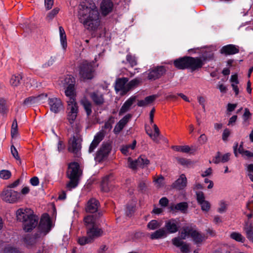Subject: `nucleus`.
<instances>
[{
    "instance_id": "36",
    "label": "nucleus",
    "mask_w": 253,
    "mask_h": 253,
    "mask_svg": "<svg viewBox=\"0 0 253 253\" xmlns=\"http://www.w3.org/2000/svg\"><path fill=\"white\" fill-rule=\"evenodd\" d=\"M84 222L86 226L87 229L89 227L93 226L94 225H97L96 219L93 215H88L84 217Z\"/></svg>"
},
{
    "instance_id": "17",
    "label": "nucleus",
    "mask_w": 253,
    "mask_h": 253,
    "mask_svg": "<svg viewBox=\"0 0 253 253\" xmlns=\"http://www.w3.org/2000/svg\"><path fill=\"white\" fill-rule=\"evenodd\" d=\"M183 240L180 237H175L172 239V243L176 247H179L180 251L182 253H188L190 251V248L188 244H186L182 241Z\"/></svg>"
},
{
    "instance_id": "14",
    "label": "nucleus",
    "mask_w": 253,
    "mask_h": 253,
    "mask_svg": "<svg viewBox=\"0 0 253 253\" xmlns=\"http://www.w3.org/2000/svg\"><path fill=\"white\" fill-rule=\"evenodd\" d=\"M81 149V143L78 136H73L69 140L68 150L70 152L77 153Z\"/></svg>"
},
{
    "instance_id": "26",
    "label": "nucleus",
    "mask_w": 253,
    "mask_h": 253,
    "mask_svg": "<svg viewBox=\"0 0 253 253\" xmlns=\"http://www.w3.org/2000/svg\"><path fill=\"white\" fill-rule=\"evenodd\" d=\"M220 52L226 55L234 54L239 52V49L233 44H228L222 47Z\"/></svg>"
},
{
    "instance_id": "9",
    "label": "nucleus",
    "mask_w": 253,
    "mask_h": 253,
    "mask_svg": "<svg viewBox=\"0 0 253 253\" xmlns=\"http://www.w3.org/2000/svg\"><path fill=\"white\" fill-rule=\"evenodd\" d=\"M127 83L128 80L126 78L117 80L115 86L116 92H119L122 95L126 93L129 90V87Z\"/></svg>"
},
{
    "instance_id": "48",
    "label": "nucleus",
    "mask_w": 253,
    "mask_h": 253,
    "mask_svg": "<svg viewBox=\"0 0 253 253\" xmlns=\"http://www.w3.org/2000/svg\"><path fill=\"white\" fill-rule=\"evenodd\" d=\"M17 121L16 120H14L13 122L11 130V134L12 138L16 137L17 136Z\"/></svg>"
},
{
    "instance_id": "37",
    "label": "nucleus",
    "mask_w": 253,
    "mask_h": 253,
    "mask_svg": "<svg viewBox=\"0 0 253 253\" xmlns=\"http://www.w3.org/2000/svg\"><path fill=\"white\" fill-rule=\"evenodd\" d=\"M70 179L69 182L67 184V188L71 190L73 188H76L79 183V178L76 177H68Z\"/></svg>"
},
{
    "instance_id": "32",
    "label": "nucleus",
    "mask_w": 253,
    "mask_h": 253,
    "mask_svg": "<svg viewBox=\"0 0 253 253\" xmlns=\"http://www.w3.org/2000/svg\"><path fill=\"white\" fill-rule=\"evenodd\" d=\"M157 97L158 95H157L147 96L144 100L139 101L137 103V105L140 107L147 106L153 102Z\"/></svg>"
},
{
    "instance_id": "59",
    "label": "nucleus",
    "mask_w": 253,
    "mask_h": 253,
    "mask_svg": "<svg viewBox=\"0 0 253 253\" xmlns=\"http://www.w3.org/2000/svg\"><path fill=\"white\" fill-rule=\"evenodd\" d=\"M126 60L129 63L131 66L136 65V60L135 58L131 55L128 54L126 56Z\"/></svg>"
},
{
    "instance_id": "2",
    "label": "nucleus",
    "mask_w": 253,
    "mask_h": 253,
    "mask_svg": "<svg viewBox=\"0 0 253 253\" xmlns=\"http://www.w3.org/2000/svg\"><path fill=\"white\" fill-rule=\"evenodd\" d=\"M16 217L18 220L23 223V229L26 232L31 231L37 225L38 217L30 209H18L16 211Z\"/></svg>"
},
{
    "instance_id": "40",
    "label": "nucleus",
    "mask_w": 253,
    "mask_h": 253,
    "mask_svg": "<svg viewBox=\"0 0 253 253\" xmlns=\"http://www.w3.org/2000/svg\"><path fill=\"white\" fill-rule=\"evenodd\" d=\"M60 8L56 7L49 11L46 15V19L47 21H51L59 13Z\"/></svg>"
},
{
    "instance_id": "38",
    "label": "nucleus",
    "mask_w": 253,
    "mask_h": 253,
    "mask_svg": "<svg viewBox=\"0 0 253 253\" xmlns=\"http://www.w3.org/2000/svg\"><path fill=\"white\" fill-rule=\"evenodd\" d=\"M21 79L22 77L20 75H12L9 81L10 84L13 87L17 86L19 84Z\"/></svg>"
},
{
    "instance_id": "54",
    "label": "nucleus",
    "mask_w": 253,
    "mask_h": 253,
    "mask_svg": "<svg viewBox=\"0 0 253 253\" xmlns=\"http://www.w3.org/2000/svg\"><path fill=\"white\" fill-rule=\"evenodd\" d=\"M244 230L248 239L253 236V231H252V226L251 225L250 226L246 225V226L245 227Z\"/></svg>"
},
{
    "instance_id": "10",
    "label": "nucleus",
    "mask_w": 253,
    "mask_h": 253,
    "mask_svg": "<svg viewBox=\"0 0 253 253\" xmlns=\"http://www.w3.org/2000/svg\"><path fill=\"white\" fill-rule=\"evenodd\" d=\"M197 200L199 205H200L201 210L204 212H208L211 209V203L205 200V197L202 192H198L196 193Z\"/></svg>"
},
{
    "instance_id": "53",
    "label": "nucleus",
    "mask_w": 253,
    "mask_h": 253,
    "mask_svg": "<svg viewBox=\"0 0 253 253\" xmlns=\"http://www.w3.org/2000/svg\"><path fill=\"white\" fill-rule=\"evenodd\" d=\"M4 253H20L18 250L13 247L8 246L5 248Z\"/></svg>"
},
{
    "instance_id": "16",
    "label": "nucleus",
    "mask_w": 253,
    "mask_h": 253,
    "mask_svg": "<svg viewBox=\"0 0 253 253\" xmlns=\"http://www.w3.org/2000/svg\"><path fill=\"white\" fill-rule=\"evenodd\" d=\"M203 65V60L200 58L188 57V69L192 71L200 68Z\"/></svg>"
},
{
    "instance_id": "8",
    "label": "nucleus",
    "mask_w": 253,
    "mask_h": 253,
    "mask_svg": "<svg viewBox=\"0 0 253 253\" xmlns=\"http://www.w3.org/2000/svg\"><path fill=\"white\" fill-rule=\"evenodd\" d=\"M53 226L49 215L47 214H43L39 226L41 233L43 235H46L49 232Z\"/></svg>"
},
{
    "instance_id": "27",
    "label": "nucleus",
    "mask_w": 253,
    "mask_h": 253,
    "mask_svg": "<svg viewBox=\"0 0 253 253\" xmlns=\"http://www.w3.org/2000/svg\"><path fill=\"white\" fill-rule=\"evenodd\" d=\"M167 231L164 228L158 229L150 235V238L152 240L164 238L167 236Z\"/></svg>"
},
{
    "instance_id": "18",
    "label": "nucleus",
    "mask_w": 253,
    "mask_h": 253,
    "mask_svg": "<svg viewBox=\"0 0 253 253\" xmlns=\"http://www.w3.org/2000/svg\"><path fill=\"white\" fill-rule=\"evenodd\" d=\"M165 229L168 233L172 234L176 233L179 228L178 223L175 220L171 219L166 221L165 223Z\"/></svg>"
},
{
    "instance_id": "30",
    "label": "nucleus",
    "mask_w": 253,
    "mask_h": 253,
    "mask_svg": "<svg viewBox=\"0 0 253 253\" xmlns=\"http://www.w3.org/2000/svg\"><path fill=\"white\" fill-rule=\"evenodd\" d=\"M60 42L61 45L64 50H65L67 46V37L64 29L62 26L59 27Z\"/></svg>"
},
{
    "instance_id": "28",
    "label": "nucleus",
    "mask_w": 253,
    "mask_h": 253,
    "mask_svg": "<svg viewBox=\"0 0 253 253\" xmlns=\"http://www.w3.org/2000/svg\"><path fill=\"white\" fill-rule=\"evenodd\" d=\"M99 203L95 199H90L87 203L86 207V211L89 212H95L97 211Z\"/></svg>"
},
{
    "instance_id": "57",
    "label": "nucleus",
    "mask_w": 253,
    "mask_h": 253,
    "mask_svg": "<svg viewBox=\"0 0 253 253\" xmlns=\"http://www.w3.org/2000/svg\"><path fill=\"white\" fill-rule=\"evenodd\" d=\"M155 185L158 188H160L164 186V179L163 177H159L154 180Z\"/></svg>"
},
{
    "instance_id": "15",
    "label": "nucleus",
    "mask_w": 253,
    "mask_h": 253,
    "mask_svg": "<svg viewBox=\"0 0 253 253\" xmlns=\"http://www.w3.org/2000/svg\"><path fill=\"white\" fill-rule=\"evenodd\" d=\"M86 233L93 242L95 239L102 235L103 231L97 225H94L87 229Z\"/></svg>"
},
{
    "instance_id": "1",
    "label": "nucleus",
    "mask_w": 253,
    "mask_h": 253,
    "mask_svg": "<svg viewBox=\"0 0 253 253\" xmlns=\"http://www.w3.org/2000/svg\"><path fill=\"white\" fill-rule=\"evenodd\" d=\"M78 17L84 27L90 31H95L100 24L99 13L93 2H83L79 6Z\"/></svg>"
},
{
    "instance_id": "64",
    "label": "nucleus",
    "mask_w": 253,
    "mask_h": 253,
    "mask_svg": "<svg viewBox=\"0 0 253 253\" xmlns=\"http://www.w3.org/2000/svg\"><path fill=\"white\" fill-rule=\"evenodd\" d=\"M251 116V114L249 110L248 109H245L244 114L243 116V119L245 122H247L248 120L250 118Z\"/></svg>"
},
{
    "instance_id": "43",
    "label": "nucleus",
    "mask_w": 253,
    "mask_h": 253,
    "mask_svg": "<svg viewBox=\"0 0 253 253\" xmlns=\"http://www.w3.org/2000/svg\"><path fill=\"white\" fill-rule=\"evenodd\" d=\"M153 127L154 129V133H152L147 131V133L150 136V137L154 140L156 141L157 138L160 134L159 129L155 124H153Z\"/></svg>"
},
{
    "instance_id": "13",
    "label": "nucleus",
    "mask_w": 253,
    "mask_h": 253,
    "mask_svg": "<svg viewBox=\"0 0 253 253\" xmlns=\"http://www.w3.org/2000/svg\"><path fill=\"white\" fill-rule=\"evenodd\" d=\"M67 174L68 177L79 178L81 171L78 163L76 162L70 163L68 166Z\"/></svg>"
},
{
    "instance_id": "46",
    "label": "nucleus",
    "mask_w": 253,
    "mask_h": 253,
    "mask_svg": "<svg viewBox=\"0 0 253 253\" xmlns=\"http://www.w3.org/2000/svg\"><path fill=\"white\" fill-rule=\"evenodd\" d=\"M67 119L69 124L72 125L75 122L78 113L67 112Z\"/></svg>"
},
{
    "instance_id": "11",
    "label": "nucleus",
    "mask_w": 253,
    "mask_h": 253,
    "mask_svg": "<svg viewBox=\"0 0 253 253\" xmlns=\"http://www.w3.org/2000/svg\"><path fill=\"white\" fill-rule=\"evenodd\" d=\"M48 104L50 111L54 113H57L63 109V103L59 98L56 97L49 98Z\"/></svg>"
},
{
    "instance_id": "50",
    "label": "nucleus",
    "mask_w": 253,
    "mask_h": 253,
    "mask_svg": "<svg viewBox=\"0 0 253 253\" xmlns=\"http://www.w3.org/2000/svg\"><path fill=\"white\" fill-rule=\"evenodd\" d=\"M11 175V172L8 170H1L0 171V177L3 179H9Z\"/></svg>"
},
{
    "instance_id": "61",
    "label": "nucleus",
    "mask_w": 253,
    "mask_h": 253,
    "mask_svg": "<svg viewBox=\"0 0 253 253\" xmlns=\"http://www.w3.org/2000/svg\"><path fill=\"white\" fill-rule=\"evenodd\" d=\"M54 3V0H44V6L46 10L51 9Z\"/></svg>"
},
{
    "instance_id": "25",
    "label": "nucleus",
    "mask_w": 253,
    "mask_h": 253,
    "mask_svg": "<svg viewBox=\"0 0 253 253\" xmlns=\"http://www.w3.org/2000/svg\"><path fill=\"white\" fill-rule=\"evenodd\" d=\"M188 57L185 56L174 60L173 63L175 67L179 69H188Z\"/></svg>"
},
{
    "instance_id": "21",
    "label": "nucleus",
    "mask_w": 253,
    "mask_h": 253,
    "mask_svg": "<svg viewBox=\"0 0 253 253\" xmlns=\"http://www.w3.org/2000/svg\"><path fill=\"white\" fill-rule=\"evenodd\" d=\"M165 69L163 67H158L152 70L148 74L150 80H156L160 78L165 73Z\"/></svg>"
},
{
    "instance_id": "5",
    "label": "nucleus",
    "mask_w": 253,
    "mask_h": 253,
    "mask_svg": "<svg viewBox=\"0 0 253 253\" xmlns=\"http://www.w3.org/2000/svg\"><path fill=\"white\" fill-rule=\"evenodd\" d=\"M0 197L3 201L9 203H15L22 199L20 193L11 189L4 190L1 193Z\"/></svg>"
},
{
    "instance_id": "31",
    "label": "nucleus",
    "mask_w": 253,
    "mask_h": 253,
    "mask_svg": "<svg viewBox=\"0 0 253 253\" xmlns=\"http://www.w3.org/2000/svg\"><path fill=\"white\" fill-rule=\"evenodd\" d=\"M136 144V141L134 140L130 145H124L122 147L121 151L125 155H128L131 154L132 151L134 150Z\"/></svg>"
},
{
    "instance_id": "12",
    "label": "nucleus",
    "mask_w": 253,
    "mask_h": 253,
    "mask_svg": "<svg viewBox=\"0 0 253 253\" xmlns=\"http://www.w3.org/2000/svg\"><path fill=\"white\" fill-rule=\"evenodd\" d=\"M111 150L110 145L108 143H103L97 151L95 159L96 161L101 162L107 157Z\"/></svg>"
},
{
    "instance_id": "35",
    "label": "nucleus",
    "mask_w": 253,
    "mask_h": 253,
    "mask_svg": "<svg viewBox=\"0 0 253 253\" xmlns=\"http://www.w3.org/2000/svg\"><path fill=\"white\" fill-rule=\"evenodd\" d=\"M161 225V222L153 219L148 223L147 227L149 230H154L158 229Z\"/></svg>"
},
{
    "instance_id": "22",
    "label": "nucleus",
    "mask_w": 253,
    "mask_h": 253,
    "mask_svg": "<svg viewBox=\"0 0 253 253\" xmlns=\"http://www.w3.org/2000/svg\"><path fill=\"white\" fill-rule=\"evenodd\" d=\"M104 134L102 132H98L94 137L93 141L90 145L88 152L89 153H91L93 152L94 149L97 146L98 144L101 142V141L103 139L104 137Z\"/></svg>"
},
{
    "instance_id": "49",
    "label": "nucleus",
    "mask_w": 253,
    "mask_h": 253,
    "mask_svg": "<svg viewBox=\"0 0 253 253\" xmlns=\"http://www.w3.org/2000/svg\"><path fill=\"white\" fill-rule=\"evenodd\" d=\"M242 144H243V143H242L240 145L238 148V143L235 144V145L233 147V149H234V154L236 157L238 156V152L239 154H242L243 153V152H244L245 150H244Z\"/></svg>"
},
{
    "instance_id": "6",
    "label": "nucleus",
    "mask_w": 253,
    "mask_h": 253,
    "mask_svg": "<svg viewBox=\"0 0 253 253\" xmlns=\"http://www.w3.org/2000/svg\"><path fill=\"white\" fill-rule=\"evenodd\" d=\"M94 68L91 63L84 61L80 66V74L84 79H91L93 77Z\"/></svg>"
},
{
    "instance_id": "23",
    "label": "nucleus",
    "mask_w": 253,
    "mask_h": 253,
    "mask_svg": "<svg viewBox=\"0 0 253 253\" xmlns=\"http://www.w3.org/2000/svg\"><path fill=\"white\" fill-rule=\"evenodd\" d=\"M135 100L136 96H132L126 100L119 111V115H122L128 111L130 109V107L134 103Z\"/></svg>"
},
{
    "instance_id": "29",
    "label": "nucleus",
    "mask_w": 253,
    "mask_h": 253,
    "mask_svg": "<svg viewBox=\"0 0 253 253\" xmlns=\"http://www.w3.org/2000/svg\"><path fill=\"white\" fill-rule=\"evenodd\" d=\"M67 112L78 113L79 107L76 100L74 101L70 99V100H67Z\"/></svg>"
},
{
    "instance_id": "7",
    "label": "nucleus",
    "mask_w": 253,
    "mask_h": 253,
    "mask_svg": "<svg viewBox=\"0 0 253 253\" xmlns=\"http://www.w3.org/2000/svg\"><path fill=\"white\" fill-rule=\"evenodd\" d=\"M149 161L144 156H141L135 160L131 158L127 159L128 167L132 169H136L139 168H143L148 165Z\"/></svg>"
},
{
    "instance_id": "4",
    "label": "nucleus",
    "mask_w": 253,
    "mask_h": 253,
    "mask_svg": "<svg viewBox=\"0 0 253 253\" xmlns=\"http://www.w3.org/2000/svg\"><path fill=\"white\" fill-rule=\"evenodd\" d=\"M63 85L67 86L65 90V93L67 97V100H70V99L74 101L76 100V92L75 90L74 84L75 79L70 76L66 77L61 81Z\"/></svg>"
},
{
    "instance_id": "52",
    "label": "nucleus",
    "mask_w": 253,
    "mask_h": 253,
    "mask_svg": "<svg viewBox=\"0 0 253 253\" xmlns=\"http://www.w3.org/2000/svg\"><path fill=\"white\" fill-rule=\"evenodd\" d=\"M114 118L110 117L109 120L105 123L104 125V128L110 130L112 127V125L114 123Z\"/></svg>"
},
{
    "instance_id": "19",
    "label": "nucleus",
    "mask_w": 253,
    "mask_h": 253,
    "mask_svg": "<svg viewBox=\"0 0 253 253\" xmlns=\"http://www.w3.org/2000/svg\"><path fill=\"white\" fill-rule=\"evenodd\" d=\"M131 115L127 114L115 126L113 131L115 134H118L125 127L126 125L129 121Z\"/></svg>"
},
{
    "instance_id": "20",
    "label": "nucleus",
    "mask_w": 253,
    "mask_h": 253,
    "mask_svg": "<svg viewBox=\"0 0 253 253\" xmlns=\"http://www.w3.org/2000/svg\"><path fill=\"white\" fill-rule=\"evenodd\" d=\"M113 3L110 0H103L100 4L101 13L106 15L111 12L113 9Z\"/></svg>"
},
{
    "instance_id": "44",
    "label": "nucleus",
    "mask_w": 253,
    "mask_h": 253,
    "mask_svg": "<svg viewBox=\"0 0 253 253\" xmlns=\"http://www.w3.org/2000/svg\"><path fill=\"white\" fill-rule=\"evenodd\" d=\"M36 96H31L26 98L24 102L25 105L31 106L33 105L38 104Z\"/></svg>"
},
{
    "instance_id": "3",
    "label": "nucleus",
    "mask_w": 253,
    "mask_h": 253,
    "mask_svg": "<svg viewBox=\"0 0 253 253\" xmlns=\"http://www.w3.org/2000/svg\"><path fill=\"white\" fill-rule=\"evenodd\" d=\"M181 237L182 239H186L187 238L191 237L196 244H200L205 240V236L204 234L189 227H184L182 228Z\"/></svg>"
},
{
    "instance_id": "45",
    "label": "nucleus",
    "mask_w": 253,
    "mask_h": 253,
    "mask_svg": "<svg viewBox=\"0 0 253 253\" xmlns=\"http://www.w3.org/2000/svg\"><path fill=\"white\" fill-rule=\"evenodd\" d=\"M214 50V49L213 48H212V49H207L205 52L204 53L203 56V58L204 59V60H211V59L213 58V55H214V53H213V51Z\"/></svg>"
},
{
    "instance_id": "62",
    "label": "nucleus",
    "mask_w": 253,
    "mask_h": 253,
    "mask_svg": "<svg viewBox=\"0 0 253 253\" xmlns=\"http://www.w3.org/2000/svg\"><path fill=\"white\" fill-rule=\"evenodd\" d=\"M11 152L12 156L15 159H16L17 160H20V157L18 155V151H17V149H16V148L15 147H14L13 146H12L11 147Z\"/></svg>"
},
{
    "instance_id": "42",
    "label": "nucleus",
    "mask_w": 253,
    "mask_h": 253,
    "mask_svg": "<svg viewBox=\"0 0 253 253\" xmlns=\"http://www.w3.org/2000/svg\"><path fill=\"white\" fill-rule=\"evenodd\" d=\"M230 237L231 239L235 240L237 242L244 243L245 241V238L241 234L234 232L231 233Z\"/></svg>"
},
{
    "instance_id": "60",
    "label": "nucleus",
    "mask_w": 253,
    "mask_h": 253,
    "mask_svg": "<svg viewBox=\"0 0 253 253\" xmlns=\"http://www.w3.org/2000/svg\"><path fill=\"white\" fill-rule=\"evenodd\" d=\"M55 57H51L45 63L42 65L43 67L47 68L53 64L55 62Z\"/></svg>"
},
{
    "instance_id": "56",
    "label": "nucleus",
    "mask_w": 253,
    "mask_h": 253,
    "mask_svg": "<svg viewBox=\"0 0 253 253\" xmlns=\"http://www.w3.org/2000/svg\"><path fill=\"white\" fill-rule=\"evenodd\" d=\"M108 178H109L108 175L104 177L103 178V179L102 180V182H101L102 190L105 192L109 190L108 188L107 187V184Z\"/></svg>"
},
{
    "instance_id": "63",
    "label": "nucleus",
    "mask_w": 253,
    "mask_h": 253,
    "mask_svg": "<svg viewBox=\"0 0 253 253\" xmlns=\"http://www.w3.org/2000/svg\"><path fill=\"white\" fill-rule=\"evenodd\" d=\"M198 101L202 107L204 111H205V99L204 97L199 96L197 97Z\"/></svg>"
},
{
    "instance_id": "51",
    "label": "nucleus",
    "mask_w": 253,
    "mask_h": 253,
    "mask_svg": "<svg viewBox=\"0 0 253 253\" xmlns=\"http://www.w3.org/2000/svg\"><path fill=\"white\" fill-rule=\"evenodd\" d=\"M6 110L7 105L6 100L2 98H0V113H5Z\"/></svg>"
},
{
    "instance_id": "47",
    "label": "nucleus",
    "mask_w": 253,
    "mask_h": 253,
    "mask_svg": "<svg viewBox=\"0 0 253 253\" xmlns=\"http://www.w3.org/2000/svg\"><path fill=\"white\" fill-rule=\"evenodd\" d=\"M78 243L81 245H84L87 244L91 243L92 241L90 237L87 235L86 237L83 236L78 238Z\"/></svg>"
},
{
    "instance_id": "33",
    "label": "nucleus",
    "mask_w": 253,
    "mask_h": 253,
    "mask_svg": "<svg viewBox=\"0 0 253 253\" xmlns=\"http://www.w3.org/2000/svg\"><path fill=\"white\" fill-rule=\"evenodd\" d=\"M91 98L96 104H102L104 102L103 95L98 91H96L91 94Z\"/></svg>"
},
{
    "instance_id": "41",
    "label": "nucleus",
    "mask_w": 253,
    "mask_h": 253,
    "mask_svg": "<svg viewBox=\"0 0 253 253\" xmlns=\"http://www.w3.org/2000/svg\"><path fill=\"white\" fill-rule=\"evenodd\" d=\"M187 207L188 206L187 203L185 202H182L171 206V208L172 210H175L185 212L187 210Z\"/></svg>"
},
{
    "instance_id": "24",
    "label": "nucleus",
    "mask_w": 253,
    "mask_h": 253,
    "mask_svg": "<svg viewBox=\"0 0 253 253\" xmlns=\"http://www.w3.org/2000/svg\"><path fill=\"white\" fill-rule=\"evenodd\" d=\"M173 187L179 190L184 189L187 185V178L184 174L180 175L179 177L173 183Z\"/></svg>"
},
{
    "instance_id": "39",
    "label": "nucleus",
    "mask_w": 253,
    "mask_h": 253,
    "mask_svg": "<svg viewBox=\"0 0 253 253\" xmlns=\"http://www.w3.org/2000/svg\"><path fill=\"white\" fill-rule=\"evenodd\" d=\"M81 104L84 106L87 115H90L92 112L91 103L86 99H83L81 101Z\"/></svg>"
},
{
    "instance_id": "34",
    "label": "nucleus",
    "mask_w": 253,
    "mask_h": 253,
    "mask_svg": "<svg viewBox=\"0 0 253 253\" xmlns=\"http://www.w3.org/2000/svg\"><path fill=\"white\" fill-rule=\"evenodd\" d=\"M228 202L225 200H221L218 203L217 212L220 213H225L228 208Z\"/></svg>"
},
{
    "instance_id": "58",
    "label": "nucleus",
    "mask_w": 253,
    "mask_h": 253,
    "mask_svg": "<svg viewBox=\"0 0 253 253\" xmlns=\"http://www.w3.org/2000/svg\"><path fill=\"white\" fill-rule=\"evenodd\" d=\"M36 97L37 98L38 104H39L45 102L47 98V95L46 94L42 93L38 96H36Z\"/></svg>"
},
{
    "instance_id": "55",
    "label": "nucleus",
    "mask_w": 253,
    "mask_h": 253,
    "mask_svg": "<svg viewBox=\"0 0 253 253\" xmlns=\"http://www.w3.org/2000/svg\"><path fill=\"white\" fill-rule=\"evenodd\" d=\"M140 82V80L137 78L134 79L129 82H128V85L129 87V90L133 87L137 85Z\"/></svg>"
}]
</instances>
